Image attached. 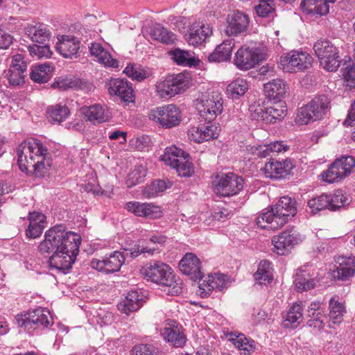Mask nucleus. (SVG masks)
Masks as SVG:
<instances>
[{
	"mask_svg": "<svg viewBox=\"0 0 355 355\" xmlns=\"http://www.w3.org/2000/svg\"><path fill=\"white\" fill-rule=\"evenodd\" d=\"M81 236L68 231L63 225H56L45 233L44 240L40 244L42 254H53L50 257V267L65 272L71 268L79 252Z\"/></svg>",
	"mask_w": 355,
	"mask_h": 355,
	"instance_id": "f257e3e1",
	"label": "nucleus"
},
{
	"mask_svg": "<svg viewBox=\"0 0 355 355\" xmlns=\"http://www.w3.org/2000/svg\"><path fill=\"white\" fill-rule=\"evenodd\" d=\"M17 153L19 169L26 174L44 177L51 165L47 148L38 139L30 138L24 141L18 146Z\"/></svg>",
	"mask_w": 355,
	"mask_h": 355,
	"instance_id": "f03ea898",
	"label": "nucleus"
},
{
	"mask_svg": "<svg viewBox=\"0 0 355 355\" xmlns=\"http://www.w3.org/2000/svg\"><path fill=\"white\" fill-rule=\"evenodd\" d=\"M141 273L148 280L165 288L171 295L182 293V281L177 277L172 268L159 260H151L141 268Z\"/></svg>",
	"mask_w": 355,
	"mask_h": 355,
	"instance_id": "7ed1b4c3",
	"label": "nucleus"
},
{
	"mask_svg": "<svg viewBox=\"0 0 355 355\" xmlns=\"http://www.w3.org/2000/svg\"><path fill=\"white\" fill-rule=\"evenodd\" d=\"M296 213V201L289 196H283L270 210L263 212L257 218V225L261 229L276 230Z\"/></svg>",
	"mask_w": 355,
	"mask_h": 355,
	"instance_id": "20e7f679",
	"label": "nucleus"
},
{
	"mask_svg": "<svg viewBox=\"0 0 355 355\" xmlns=\"http://www.w3.org/2000/svg\"><path fill=\"white\" fill-rule=\"evenodd\" d=\"M249 112L252 120L272 124L281 121L286 116L287 108L282 101L266 102L259 99L250 105Z\"/></svg>",
	"mask_w": 355,
	"mask_h": 355,
	"instance_id": "39448f33",
	"label": "nucleus"
},
{
	"mask_svg": "<svg viewBox=\"0 0 355 355\" xmlns=\"http://www.w3.org/2000/svg\"><path fill=\"white\" fill-rule=\"evenodd\" d=\"M16 321L19 327L29 334L34 331L47 329L53 323L50 311L41 306L31 309L26 312L17 315Z\"/></svg>",
	"mask_w": 355,
	"mask_h": 355,
	"instance_id": "423d86ee",
	"label": "nucleus"
},
{
	"mask_svg": "<svg viewBox=\"0 0 355 355\" xmlns=\"http://www.w3.org/2000/svg\"><path fill=\"white\" fill-rule=\"evenodd\" d=\"M147 114L153 123L164 129L176 128L182 121L181 109L173 103L154 107L148 110Z\"/></svg>",
	"mask_w": 355,
	"mask_h": 355,
	"instance_id": "0eeeda50",
	"label": "nucleus"
},
{
	"mask_svg": "<svg viewBox=\"0 0 355 355\" xmlns=\"http://www.w3.org/2000/svg\"><path fill=\"white\" fill-rule=\"evenodd\" d=\"M189 73H180L162 78L155 85V92L161 98H168L184 92L191 85Z\"/></svg>",
	"mask_w": 355,
	"mask_h": 355,
	"instance_id": "6e6552de",
	"label": "nucleus"
},
{
	"mask_svg": "<svg viewBox=\"0 0 355 355\" xmlns=\"http://www.w3.org/2000/svg\"><path fill=\"white\" fill-rule=\"evenodd\" d=\"M266 57V53L253 44H245L235 53L233 63L238 69L245 71L254 68Z\"/></svg>",
	"mask_w": 355,
	"mask_h": 355,
	"instance_id": "1a4fd4ad",
	"label": "nucleus"
},
{
	"mask_svg": "<svg viewBox=\"0 0 355 355\" xmlns=\"http://www.w3.org/2000/svg\"><path fill=\"white\" fill-rule=\"evenodd\" d=\"M195 106L201 117L211 121L223 111V99L217 92L202 94L195 101Z\"/></svg>",
	"mask_w": 355,
	"mask_h": 355,
	"instance_id": "9d476101",
	"label": "nucleus"
},
{
	"mask_svg": "<svg viewBox=\"0 0 355 355\" xmlns=\"http://www.w3.org/2000/svg\"><path fill=\"white\" fill-rule=\"evenodd\" d=\"M329 100L325 96H320L312 99L305 106L302 107L297 114L295 122L300 125L320 120L327 114Z\"/></svg>",
	"mask_w": 355,
	"mask_h": 355,
	"instance_id": "9b49d317",
	"label": "nucleus"
},
{
	"mask_svg": "<svg viewBox=\"0 0 355 355\" xmlns=\"http://www.w3.org/2000/svg\"><path fill=\"white\" fill-rule=\"evenodd\" d=\"M313 50L320 65L328 71H336L340 67V60L338 49L327 40L315 42Z\"/></svg>",
	"mask_w": 355,
	"mask_h": 355,
	"instance_id": "f8f14e48",
	"label": "nucleus"
},
{
	"mask_svg": "<svg viewBox=\"0 0 355 355\" xmlns=\"http://www.w3.org/2000/svg\"><path fill=\"white\" fill-rule=\"evenodd\" d=\"M243 179L233 173H221L213 182L214 193L221 197L237 195L243 188Z\"/></svg>",
	"mask_w": 355,
	"mask_h": 355,
	"instance_id": "ddd939ff",
	"label": "nucleus"
},
{
	"mask_svg": "<svg viewBox=\"0 0 355 355\" xmlns=\"http://www.w3.org/2000/svg\"><path fill=\"white\" fill-rule=\"evenodd\" d=\"M354 167L355 159L353 157L343 156L336 159L328 169L322 173V179L327 183L340 182L349 175Z\"/></svg>",
	"mask_w": 355,
	"mask_h": 355,
	"instance_id": "4468645a",
	"label": "nucleus"
},
{
	"mask_svg": "<svg viewBox=\"0 0 355 355\" xmlns=\"http://www.w3.org/2000/svg\"><path fill=\"white\" fill-rule=\"evenodd\" d=\"M312 56L306 51H291L281 55L279 65L285 72L304 71L311 67Z\"/></svg>",
	"mask_w": 355,
	"mask_h": 355,
	"instance_id": "2eb2a0df",
	"label": "nucleus"
},
{
	"mask_svg": "<svg viewBox=\"0 0 355 355\" xmlns=\"http://www.w3.org/2000/svg\"><path fill=\"white\" fill-rule=\"evenodd\" d=\"M304 239V235L294 228L286 230L272 237V251L278 255H286L295 245L301 243Z\"/></svg>",
	"mask_w": 355,
	"mask_h": 355,
	"instance_id": "dca6fc26",
	"label": "nucleus"
},
{
	"mask_svg": "<svg viewBox=\"0 0 355 355\" xmlns=\"http://www.w3.org/2000/svg\"><path fill=\"white\" fill-rule=\"evenodd\" d=\"M220 132L219 124L209 121L190 126L187 130V136L191 141L202 144L218 138Z\"/></svg>",
	"mask_w": 355,
	"mask_h": 355,
	"instance_id": "f3484780",
	"label": "nucleus"
},
{
	"mask_svg": "<svg viewBox=\"0 0 355 355\" xmlns=\"http://www.w3.org/2000/svg\"><path fill=\"white\" fill-rule=\"evenodd\" d=\"M250 25V17L245 13L236 10L227 15L225 33L229 37L244 35Z\"/></svg>",
	"mask_w": 355,
	"mask_h": 355,
	"instance_id": "a211bd4d",
	"label": "nucleus"
},
{
	"mask_svg": "<svg viewBox=\"0 0 355 355\" xmlns=\"http://www.w3.org/2000/svg\"><path fill=\"white\" fill-rule=\"evenodd\" d=\"M230 284V279L220 273H214L203 277L199 282L198 293L202 297H207L214 290L223 291Z\"/></svg>",
	"mask_w": 355,
	"mask_h": 355,
	"instance_id": "6ab92c4d",
	"label": "nucleus"
},
{
	"mask_svg": "<svg viewBox=\"0 0 355 355\" xmlns=\"http://www.w3.org/2000/svg\"><path fill=\"white\" fill-rule=\"evenodd\" d=\"M80 112L86 121L93 125L108 122L112 116L110 108L101 103L83 106Z\"/></svg>",
	"mask_w": 355,
	"mask_h": 355,
	"instance_id": "aec40b11",
	"label": "nucleus"
},
{
	"mask_svg": "<svg viewBox=\"0 0 355 355\" xmlns=\"http://www.w3.org/2000/svg\"><path fill=\"white\" fill-rule=\"evenodd\" d=\"M108 93L112 96H117L122 101L129 103L135 101L132 84L125 79L110 78L106 83Z\"/></svg>",
	"mask_w": 355,
	"mask_h": 355,
	"instance_id": "412c9836",
	"label": "nucleus"
},
{
	"mask_svg": "<svg viewBox=\"0 0 355 355\" xmlns=\"http://www.w3.org/2000/svg\"><path fill=\"white\" fill-rule=\"evenodd\" d=\"M125 255L119 251H114L103 259H93L90 266L98 271L112 273L119 270L125 261Z\"/></svg>",
	"mask_w": 355,
	"mask_h": 355,
	"instance_id": "4be33fe9",
	"label": "nucleus"
},
{
	"mask_svg": "<svg viewBox=\"0 0 355 355\" xmlns=\"http://www.w3.org/2000/svg\"><path fill=\"white\" fill-rule=\"evenodd\" d=\"M125 208L128 211L138 217L157 219L163 216V209L162 207L151 202L131 201L125 204Z\"/></svg>",
	"mask_w": 355,
	"mask_h": 355,
	"instance_id": "5701e85b",
	"label": "nucleus"
},
{
	"mask_svg": "<svg viewBox=\"0 0 355 355\" xmlns=\"http://www.w3.org/2000/svg\"><path fill=\"white\" fill-rule=\"evenodd\" d=\"M212 35V28L202 21L193 22L189 28L184 37L190 46L195 47L202 45Z\"/></svg>",
	"mask_w": 355,
	"mask_h": 355,
	"instance_id": "b1692460",
	"label": "nucleus"
},
{
	"mask_svg": "<svg viewBox=\"0 0 355 355\" xmlns=\"http://www.w3.org/2000/svg\"><path fill=\"white\" fill-rule=\"evenodd\" d=\"M318 272L315 267L304 265L297 270L295 284L297 290L300 292L313 289L318 282Z\"/></svg>",
	"mask_w": 355,
	"mask_h": 355,
	"instance_id": "393cba45",
	"label": "nucleus"
},
{
	"mask_svg": "<svg viewBox=\"0 0 355 355\" xmlns=\"http://www.w3.org/2000/svg\"><path fill=\"white\" fill-rule=\"evenodd\" d=\"M336 266L333 271V277L335 279L347 282L355 275V256L341 255L336 259Z\"/></svg>",
	"mask_w": 355,
	"mask_h": 355,
	"instance_id": "a878e982",
	"label": "nucleus"
},
{
	"mask_svg": "<svg viewBox=\"0 0 355 355\" xmlns=\"http://www.w3.org/2000/svg\"><path fill=\"white\" fill-rule=\"evenodd\" d=\"M80 40L71 35H63L58 37L56 51L64 58L73 59L78 57Z\"/></svg>",
	"mask_w": 355,
	"mask_h": 355,
	"instance_id": "bb28decb",
	"label": "nucleus"
},
{
	"mask_svg": "<svg viewBox=\"0 0 355 355\" xmlns=\"http://www.w3.org/2000/svg\"><path fill=\"white\" fill-rule=\"evenodd\" d=\"M179 268L184 275L195 281L202 277L201 262L193 253H186L179 263Z\"/></svg>",
	"mask_w": 355,
	"mask_h": 355,
	"instance_id": "cd10ccee",
	"label": "nucleus"
},
{
	"mask_svg": "<svg viewBox=\"0 0 355 355\" xmlns=\"http://www.w3.org/2000/svg\"><path fill=\"white\" fill-rule=\"evenodd\" d=\"M293 167L291 160L278 161L271 159L266 162L261 171L266 178H281L288 175Z\"/></svg>",
	"mask_w": 355,
	"mask_h": 355,
	"instance_id": "c85d7f7f",
	"label": "nucleus"
},
{
	"mask_svg": "<svg viewBox=\"0 0 355 355\" xmlns=\"http://www.w3.org/2000/svg\"><path fill=\"white\" fill-rule=\"evenodd\" d=\"M89 52L94 60L106 67L117 68L119 62L114 58L110 49L105 48L101 43L93 42L89 46Z\"/></svg>",
	"mask_w": 355,
	"mask_h": 355,
	"instance_id": "c756f323",
	"label": "nucleus"
},
{
	"mask_svg": "<svg viewBox=\"0 0 355 355\" xmlns=\"http://www.w3.org/2000/svg\"><path fill=\"white\" fill-rule=\"evenodd\" d=\"M145 295L139 291H130L125 297L118 304L120 311L126 315L137 311L144 303Z\"/></svg>",
	"mask_w": 355,
	"mask_h": 355,
	"instance_id": "7c9ffc66",
	"label": "nucleus"
},
{
	"mask_svg": "<svg viewBox=\"0 0 355 355\" xmlns=\"http://www.w3.org/2000/svg\"><path fill=\"white\" fill-rule=\"evenodd\" d=\"M336 0H303L300 3L302 10L310 15H324L329 11L331 3Z\"/></svg>",
	"mask_w": 355,
	"mask_h": 355,
	"instance_id": "2f4dec72",
	"label": "nucleus"
},
{
	"mask_svg": "<svg viewBox=\"0 0 355 355\" xmlns=\"http://www.w3.org/2000/svg\"><path fill=\"white\" fill-rule=\"evenodd\" d=\"M24 32L33 42L42 44L47 41L51 35L49 27L41 23L27 24L24 28Z\"/></svg>",
	"mask_w": 355,
	"mask_h": 355,
	"instance_id": "473e14b6",
	"label": "nucleus"
},
{
	"mask_svg": "<svg viewBox=\"0 0 355 355\" xmlns=\"http://www.w3.org/2000/svg\"><path fill=\"white\" fill-rule=\"evenodd\" d=\"M235 45L234 39H227L218 44L209 54L208 60L211 62H221L230 60L233 48Z\"/></svg>",
	"mask_w": 355,
	"mask_h": 355,
	"instance_id": "72a5a7b5",
	"label": "nucleus"
},
{
	"mask_svg": "<svg viewBox=\"0 0 355 355\" xmlns=\"http://www.w3.org/2000/svg\"><path fill=\"white\" fill-rule=\"evenodd\" d=\"M175 324L174 321H170L166 324L165 327L161 330V336L174 347H181L185 343L186 338Z\"/></svg>",
	"mask_w": 355,
	"mask_h": 355,
	"instance_id": "f704fd0d",
	"label": "nucleus"
},
{
	"mask_svg": "<svg viewBox=\"0 0 355 355\" xmlns=\"http://www.w3.org/2000/svg\"><path fill=\"white\" fill-rule=\"evenodd\" d=\"M287 149V146L282 141H275L270 144L248 147V151H250L252 155H257L260 157H266L273 153L285 152Z\"/></svg>",
	"mask_w": 355,
	"mask_h": 355,
	"instance_id": "c9c22d12",
	"label": "nucleus"
},
{
	"mask_svg": "<svg viewBox=\"0 0 355 355\" xmlns=\"http://www.w3.org/2000/svg\"><path fill=\"white\" fill-rule=\"evenodd\" d=\"M266 96L275 101H281L286 95L287 87L284 80L274 79L263 85Z\"/></svg>",
	"mask_w": 355,
	"mask_h": 355,
	"instance_id": "e433bc0d",
	"label": "nucleus"
},
{
	"mask_svg": "<svg viewBox=\"0 0 355 355\" xmlns=\"http://www.w3.org/2000/svg\"><path fill=\"white\" fill-rule=\"evenodd\" d=\"M273 272L272 263L268 260H261L254 274L256 283L264 286L270 284L274 279Z\"/></svg>",
	"mask_w": 355,
	"mask_h": 355,
	"instance_id": "4c0bfd02",
	"label": "nucleus"
},
{
	"mask_svg": "<svg viewBox=\"0 0 355 355\" xmlns=\"http://www.w3.org/2000/svg\"><path fill=\"white\" fill-rule=\"evenodd\" d=\"M46 227V217L40 212L33 211L29 214V226L26 235L29 238L35 239L41 235Z\"/></svg>",
	"mask_w": 355,
	"mask_h": 355,
	"instance_id": "58836bf2",
	"label": "nucleus"
},
{
	"mask_svg": "<svg viewBox=\"0 0 355 355\" xmlns=\"http://www.w3.org/2000/svg\"><path fill=\"white\" fill-rule=\"evenodd\" d=\"M228 340L239 350L242 351L245 354H250L256 349L254 340L248 338L243 334L239 332H232L229 335Z\"/></svg>",
	"mask_w": 355,
	"mask_h": 355,
	"instance_id": "ea45409f",
	"label": "nucleus"
},
{
	"mask_svg": "<svg viewBox=\"0 0 355 355\" xmlns=\"http://www.w3.org/2000/svg\"><path fill=\"white\" fill-rule=\"evenodd\" d=\"M303 308L300 303H294L288 312L283 315L282 325L284 328L297 327L303 319Z\"/></svg>",
	"mask_w": 355,
	"mask_h": 355,
	"instance_id": "a19ab883",
	"label": "nucleus"
},
{
	"mask_svg": "<svg viewBox=\"0 0 355 355\" xmlns=\"http://www.w3.org/2000/svg\"><path fill=\"white\" fill-rule=\"evenodd\" d=\"M346 313L345 303L338 295H334L329 301V317L334 324H340Z\"/></svg>",
	"mask_w": 355,
	"mask_h": 355,
	"instance_id": "79ce46f5",
	"label": "nucleus"
},
{
	"mask_svg": "<svg viewBox=\"0 0 355 355\" xmlns=\"http://www.w3.org/2000/svg\"><path fill=\"white\" fill-rule=\"evenodd\" d=\"M308 324L320 329L323 327L325 315L322 303L320 301L312 302L308 307Z\"/></svg>",
	"mask_w": 355,
	"mask_h": 355,
	"instance_id": "37998d69",
	"label": "nucleus"
},
{
	"mask_svg": "<svg viewBox=\"0 0 355 355\" xmlns=\"http://www.w3.org/2000/svg\"><path fill=\"white\" fill-rule=\"evenodd\" d=\"M171 59L178 65L184 67L197 66L200 62L193 52L175 49L171 51Z\"/></svg>",
	"mask_w": 355,
	"mask_h": 355,
	"instance_id": "c03bdc74",
	"label": "nucleus"
},
{
	"mask_svg": "<svg viewBox=\"0 0 355 355\" xmlns=\"http://www.w3.org/2000/svg\"><path fill=\"white\" fill-rule=\"evenodd\" d=\"M53 71V65L50 62H46L33 66L30 76L31 80L35 83H46L51 78Z\"/></svg>",
	"mask_w": 355,
	"mask_h": 355,
	"instance_id": "a18cd8bd",
	"label": "nucleus"
},
{
	"mask_svg": "<svg viewBox=\"0 0 355 355\" xmlns=\"http://www.w3.org/2000/svg\"><path fill=\"white\" fill-rule=\"evenodd\" d=\"M148 33L153 40L164 44H173L176 40V36L173 33L159 24L152 26L149 28Z\"/></svg>",
	"mask_w": 355,
	"mask_h": 355,
	"instance_id": "49530a36",
	"label": "nucleus"
},
{
	"mask_svg": "<svg viewBox=\"0 0 355 355\" xmlns=\"http://www.w3.org/2000/svg\"><path fill=\"white\" fill-rule=\"evenodd\" d=\"M249 89L248 82L241 78H237L227 87V94L232 99H239L243 96Z\"/></svg>",
	"mask_w": 355,
	"mask_h": 355,
	"instance_id": "de8ad7c7",
	"label": "nucleus"
},
{
	"mask_svg": "<svg viewBox=\"0 0 355 355\" xmlns=\"http://www.w3.org/2000/svg\"><path fill=\"white\" fill-rule=\"evenodd\" d=\"M186 153L181 148L172 146L165 149L164 153L161 156L160 159L166 165L173 168Z\"/></svg>",
	"mask_w": 355,
	"mask_h": 355,
	"instance_id": "09e8293b",
	"label": "nucleus"
},
{
	"mask_svg": "<svg viewBox=\"0 0 355 355\" xmlns=\"http://www.w3.org/2000/svg\"><path fill=\"white\" fill-rule=\"evenodd\" d=\"M329 209L336 211L349 204V198L342 190H336L333 193L327 194Z\"/></svg>",
	"mask_w": 355,
	"mask_h": 355,
	"instance_id": "8fccbe9b",
	"label": "nucleus"
},
{
	"mask_svg": "<svg viewBox=\"0 0 355 355\" xmlns=\"http://www.w3.org/2000/svg\"><path fill=\"white\" fill-rule=\"evenodd\" d=\"M123 73L133 80L142 81L152 74L151 70L148 67H142L132 64H129L124 69Z\"/></svg>",
	"mask_w": 355,
	"mask_h": 355,
	"instance_id": "3c124183",
	"label": "nucleus"
},
{
	"mask_svg": "<svg viewBox=\"0 0 355 355\" xmlns=\"http://www.w3.org/2000/svg\"><path fill=\"white\" fill-rule=\"evenodd\" d=\"M171 187V183L168 181L166 182L161 180H156L145 187L144 196L146 198H155Z\"/></svg>",
	"mask_w": 355,
	"mask_h": 355,
	"instance_id": "603ef678",
	"label": "nucleus"
},
{
	"mask_svg": "<svg viewBox=\"0 0 355 355\" xmlns=\"http://www.w3.org/2000/svg\"><path fill=\"white\" fill-rule=\"evenodd\" d=\"M146 168L143 164L135 165L128 173L125 184L128 187H132L144 180L146 175Z\"/></svg>",
	"mask_w": 355,
	"mask_h": 355,
	"instance_id": "864d4df0",
	"label": "nucleus"
},
{
	"mask_svg": "<svg viewBox=\"0 0 355 355\" xmlns=\"http://www.w3.org/2000/svg\"><path fill=\"white\" fill-rule=\"evenodd\" d=\"M70 112L66 105L60 104L52 105L47 109V116L53 122L61 123L69 116Z\"/></svg>",
	"mask_w": 355,
	"mask_h": 355,
	"instance_id": "5fc2aeb1",
	"label": "nucleus"
},
{
	"mask_svg": "<svg viewBox=\"0 0 355 355\" xmlns=\"http://www.w3.org/2000/svg\"><path fill=\"white\" fill-rule=\"evenodd\" d=\"M173 168L182 177H191L194 173V166L188 153L183 156Z\"/></svg>",
	"mask_w": 355,
	"mask_h": 355,
	"instance_id": "6e6d98bb",
	"label": "nucleus"
},
{
	"mask_svg": "<svg viewBox=\"0 0 355 355\" xmlns=\"http://www.w3.org/2000/svg\"><path fill=\"white\" fill-rule=\"evenodd\" d=\"M328 202L329 199L327 193L312 198L307 202L309 211L312 214H316L322 210L329 209V204Z\"/></svg>",
	"mask_w": 355,
	"mask_h": 355,
	"instance_id": "4d7b16f0",
	"label": "nucleus"
},
{
	"mask_svg": "<svg viewBox=\"0 0 355 355\" xmlns=\"http://www.w3.org/2000/svg\"><path fill=\"white\" fill-rule=\"evenodd\" d=\"M80 86V80L71 77H58L55 79L52 87L60 90L77 88Z\"/></svg>",
	"mask_w": 355,
	"mask_h": 355,
	"instance_id": "13d9d810",
	"label": "nucleus"
},
{
	"mask_svg": "<svg viewBox=\"0 0 355 355\" xmlns=\"http://www.w3.org/2000/svg\"><path fill=\"white\" fill-rule=\"evenodd\" d=\"M157 249L155 248H150L148 247L141 246L139 244H135L132 248L129 249H125V252H123L125 256L128 254L132 258H135L142 253H147L149 255H154Z\"/></svg>",
	"mask_w": 355,
	"mask_h": 355,
	"instance_id": "bf43d9fd",
	"label": "nucleus"
},
{
	"mask_svg": "<svg viewBox=\"0 0 355 355\" xmlns=\"http://www.w3.org/2000/svg\"><path fill=\"white\" fill-rule=\"evenodd\" d=\"M132 355H159V351L150 344H139L132 349Z\"/></svg>",
	"mask_w": 355,
	"mask_h": 355,
	"instance_id": "052dcab7",
	"label": "nucleus"
},
{
	"mask_svg": "<svg viewBox=\"0 0 355 355\" xmlns=\"http://www.w3.org/2000/svg\"><path fill=\"white\" fill-rule=\"evenodd\" d=\"M28 49L32 56H36L38 58H49L52 55L50 47L47 45L40 46L33 44L32 46H29Z\"/></svg>",
	"mask_w": 355,
	"mask_h": 355,
	"instance_id": "680f3d73",
	"label": "nucleus"
},
{
	"mask_svg": "<svg viewBox=\"0 0 355 355\" xmlns=\"http://www.w3.org/2000/svg\"><path fill=\"white\" fill-rule=\"evenodd\" d=\"M26 70H21L15 69L12 70V68L10 67L7 77L8 82L12 85H19L20 84L24 82V72Z\"/></svg>",
	"mask_w": 355,
	"mask_h": 355,
	"instance_id": "e2e57ef3",
	"label": "nucleus"
},
{
	"mask_svg": "<svg viewBox=\"0 0 355 355\" xmlns=\"http://www.w3.org/2000/svg\"><path fill=\"white\" fill-rule=\"evenodd\" d=\"M274 10L273 0H259V3L255 7L257 14L262 17L268 16Z\"/></svg>",
	"mask_w": 355,
	"mask_h": 355,
	"instance_id": "0e129e2a",
	"label": "nucleus"
},
{
	"mask_svg": "<svg viewBox=\"0 0 355 355\" xmlns=\"http://www.w3.org/2000/svg\"><path fill=\"white\" fill-rule=\"evenodd\" d=\"M342 76L346 85L351 88H355V67L347 66L341 70Z\"/></svg>",
	"mask_w": 355,
	"mask_h": 355,
	"instance_id": "69168bd1",
	"label": "nucleus"
},
{
	"mask_svg": "<svg viewBox=\"0 0 355 355\" xmlns=\"http://www.w3.org/2000/svg\"><path fill=\"white\" fill-rule=\"evenodd\" d=\"M149 138L148 137L141 136L132 139L130 141V145L132 148L137 150H144L148 147L149 143Z\"/></svg>",
	"mask_w": 355,
	"mask_h": 355,
	"instance_id": "338daca9",
	"label": "nucleus"
},
{
	"mask_svg": "<svg viewBox=\"0 0 355 355\" xmlns=\"http://www.w3.org/2000/svg\"><path fill=\"white\" fill-rule=\"evenodd\" d=\"M10 68L13 69H17L21 70H26L27 65L24 61V57L21 53H17L12 57Z\"/></svg>",
	"mask_w": 355,
	"mask_h": 355,
	"instance_id": "774afa93",
	"label": "nucleus"
}]
</instances>
